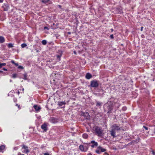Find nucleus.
I'll return each instance as SVG.
<instances>
[{"mask_svg": "<svg viewBox=\"0 0 155 155\" xmlns=\"http://www.w3.org/2000/svg\"><path fill=\"white\" fill-rule=\"evenodd\" d=\"M94 131L96 133V134L99 136H101L102 135V130L100 128L98 127H96L94 128Z\"/></svg>", "mask_w": 155, "mask_h": 155, "instance_id": "f257e3e1", "label": "nucleus"}, {"mask_svg": "<svg viewBox=\"0 0 155 155\" xmlns=\"http://www.w3.org/2000/svg\"><path fill=\"white\" fill-rule=\"evenodd\" d=\"M111 128L112 129L114 130L115 131H116L120 130H121V128L116 124H114L111 127Z\"/></svg>", "mask_w": 155, "mask_h": 155, "instance_id": "f03ea898", "label": "nucleus"}, {"mask_svg": "<svg viewBox=\"0 0 155 155\" xmlns=\"http://www.w3.org/2000/svg\"><path fill=\"white\" fill-rule=\"evenodd\" d=\"M91 86L92 87H97L98 86V82L95 80L92 81Z\"/></svg>", "mask_w": 155, "mask_h": 155, "instance_id": "7ed1b4c3", "label": "nucleus"}, {"mask_svg": "<svg viewBox=\"0 0 155 155\" xmlns=\"http://www.w3.org/2000/svg\"><path fill=\"white\" fill-rule=\"evenodd\" d=\"M22 152L23 153H27L30 151L28 149V147L24 145L22 146Z\"/></svg>", "mask_w": 155, "mask_h": 155, "instance_id": "20e7f679", "label": "nucleus"}, {"mask_svg": "<svg viewBox=\"0 0 155 155\" xmlns=\"http://www.w3.org/2000/svg\"><path fill=\"white\" fill-rule=\"evenodd\" d=\"M80 149L82 151H87V148L85 146H84L83 145H81L79 147Z\"/></svg>", "mask_w": 155, "mask_h": 155, "instance_id": "39448f33", "label": "nucleus"}, {"mask_svg": "<svg viewBox=\"0 0 155 155\" xmlns=\"http://www.w3.org/2000/svg\"><path fill=\"white\" fill-rule=\"evenodd\" d=\"M91 143L92 144L91 146L93 148L97 147L98 145L97 143V142H95L94 140L91 141Z\"/></svg>", "mask_w": 155, "mask_h": 155, "instance_id": "423d86ee", "label": "nucleus"}, {"mask_svg": "<svg viewBox=\"0 0 155 155\" xmlns=\"http://www.w3.org/2000/svg\"><path fill=\"white\" fill-rule=\"evenodd\" d=\"M81 115L84 116H85L86 117V118L87 119H89L90 118V116L89 115V114L87 112L83 113L81 114Z\"/></svg>", "mask_w": 155, "mask_h": 155, "instance_id": "0eeeda50", "label": "nucleus"}, {"mask_svg": "<svg viewBox=\"0 0 155 155\" xmlns=\"http://www.w3.org/2000/svg\"><path fill=\"white\" fill-rule=\"evenodd\" d=\"M49 121L50 122L52 123H55L57 122L56 119L53 117H51L49 119Z\"/></svg>", "mask_w": 155, "mask_h": 155, "instance_id": "6e6552de", "label": "nucleus"}, {"mask_svg": "<svg viewBox=\"0 0 155 155\" xmlns=\"http://www.w3.org/2000/svg\"><path fill=\"white\" fill-rule=\"evenodd\" d=\"M33 107L37 112H39L41 109L40 107L38 106L37 105H34Z\"/></svg>", "mask_w": 155, "mask_h": 155, "instance_id": "1a4fd4ad", "label": "nucleus"}, {"mask_svg": "<svg viewBox=\"0 0 155 155\" xmlns=\"http://www.w3.org/2000/svg\"><path fill=\"white\" fill-rule=\"evenodd\" d=\"M41 128L43 129L44 130L46 131L47 130V124L44 123L41 126Z\"/></svg>", "mask_w": 155, "mask_h": 155, "instance_id": "9d476101", "label": "nucleus"}, {"mask_svg": "<svg viewBox=\"0 0 155 155\" xmlns=\"http://www.w3.org/2000/svg\"><path fill=\"white\" fill-rule=\"evenodd\" d=\"M110 134L113 137H115V133L116 131L112 129L110 131Z\"/></svg>", "mask_w": 155, "mask_h": 155, "instance_id": "9b49d317", "label": "nucleus"}, {"mask_svg": "<svg viewBox=\"0 0 155 155\" xmlns=\"http://www.w3.org/2000/svg\"><path fill=\"white\" fill-rule=\"evenodd\" d=\"M85 77L87 79H89L92 77V76L90 73H87L86 74Z\"/></svg>", "mask_w": 155, "mask_h": 155, "instance_id": "f8f14e48", "label": "nucleus"}, {"mask_svg": "<svg viewBox=\"0 0 155 155\" xmlns=\"http://www.w3.org/2000/svg\"><path fill=\"white\" fill-rule=\"evenodd\" d=\"M65 104V101H59L58 103V105L59 106H62L63 105H64Z\"/></svg>", "mask_w": 155, "mask_h": 155, "instance_id": "ddd939ff", "label": "nucleus"}, {"mask_svg": "<svg viewBox=\"0 0 155 155\" xmlns=\"http://www.w3.org/2000/svg\"><path fill=\"white\" fill-rule=\"evenodd\" d=\"M5 38L3 36H0V43H3L5 42Z\"/></svg>", "mask_w": 155, "mask_h": 155, "instance_id": "4468645a", "label": "nucleus"}, {"mask_svg": "<svg viewBox=\"0 0 155 155\" xmlns=\"http://www.w3.org/2000/svg\"><path fill=\"white\" fill-rule=\"evenodd\" d=\"M115 101L117 100H115ZM114 105L115 106V107L117 108H118L120 106L119 103L117 101H116V102L114 104Z\"/></svg>", "mask_w": 155, "mask_h": 155, "instance_id": "2eb2a0df", "label": "nucleus"}, {"mask_svg": "<svg viewBox=\"0 0 155 155\" xmlns=\"http://www.w3.org/2000/svg\"><path fill=\"white\" fill-rule=\"evenodd\" d=\"M98 149L100 150L101 152H104L106 151V150L105 149L102 148L101 147H99L97 148Z\"/></svg>", "mask_w": 155, "mask_h": 155, "instance_id": "dca6fc26", "label": "nucleus"}, {"mask_svg": "<svg viewBox=\"0 0 155 155\" xmlns=\"http://www.w3.org/2000/svg\"><path fill=\"white\" fill-rule=\"evenodd\" d=\"M102 104V103L98 101H97V103L96 104V106L97 107H101Z\"/></svg>", "mask_w": 155, "mask_h": 155, "instance_id": "f3484780", "label": "nucleus"}, {"mask_svg": "<svg viewBox=\"0 0 155 155\" xmlns=\"http://www.w3.org/2000/svg\"><path fill=\"white\" fill-rule=\"evenodd\" d=\"M88 135L86 134H84L83 135V137L84 138L86 139L88 137Z\"/></svg>", "mask_w": 155, "mask_h": 155, "instance_id": "a211bd4d", "label": "nucleus"}, {"mask_svg": "<svg viewBox=\"0 0 155 155\" xmlns=\"http://www.w3.org/2000/svg\"><path fill=\"white\" fill-rule=\"evenodd\" d=\"M5 148V146L4 145H2L0 147V152L3 150Z\"/></svg>", "mask_w": 155, "mask_h": 155, "instance_id": "6ab92c4d", "label": "nucleus"}, {"mask_svg": "<svg viewBox=\"0 0 155 155\" xmlns=\"http://www.w3.org/2000/svg\"><path fill=\"white\" fill-rule=\"evenodd\" d=\"M47 42L46 40H43L42 41V43L43 45H45L46 44Z\"/></svg>", "mask_w": 155, "mask_h": 155, "instance_id": "aec40b11", "label": "nucleus"}, {"mask_svg": "<svg viewBox=\"0 0 155 155\" xmlns=\"http://www.w3.org/2000/svg\"><path fill=\"white\" fill-rule=\"evenodd\" d=\"M6 63H0V68H2L3 66H4L6 65Z\"/></svg>", "mask_w": 155, "mask_h": 155, "instance_id": "412c9836", "label": "nucleus"}, {"mask_svg": "<svg viewBox=\"0 0 155 155\" xmlns=\"http://www.w3.org/2000/svg\"><path fill=\"white\" fill-rule=\"evenodd\" d=\"M8 47L9 48H11L13 47V44H11V43H9L8 44Z\"/></svg>", "mask_w": 155, "mask_h": 155, "instance_id": "4be33fe9", "label": "nucleus"}, {"mask_svg": "<svg viewBox=\"0 0 155 155\" xmlns=\"http://www.w3.org/2000/svg\"><path fill=\"white\" fill-rule=\"evenodd\" d=\"M27 74L25 73L24 74V78H23V79L25 80H26L27 79Z\"/></svg>", "mask_w": 155, "mask_h": 155, "instance_id": "5701e85b", "label": "nucleus"}, {"mask_svg": "<svg viewBox=\"0 0 155 155\" xmlns=\"http://www.w3.org/2000/svg\"><path fill=\"white\" fill-rule=\"evenodd\" d=\"M21 46L22 48H25L27 46V45L23 43L21 45Z\"/></svg>", "mask_w": 155, "mask_h": 155, "instance_id": "b1692460", "label": "nucleus"}, {"mask_svg": "<svg viewBox=\"0 0 155 155\" xmlns=\"http://www.w3.org/2000/svg\"><path fill=\"white\" fill-rule=\"evenodd\" d=\"M49 0H41V1L42 2L44 3H46L48 2Z\"/></svg>", "mask_w": 155, "mask_h": 155, "instance_id": "393cba45", "label": "nucleus"}, {"mask_svg": "<svg viewBox=\"0 0 155 155\" xmlns=\"http://www.w3.org/2000/svg\"><path fill=\"white\" fill-rule=\"evenodd\" d=\"M17 74H12V77L13 78H15L17 77Z\"/></svg>", "mask_w": 155, "mask_h": 155, "instance_id": "a878e982", "label": "nucleus"}, {"mask_svg": "<svg viewBox=\"0 0 155 155\" xmlns=\"http://www.w3.org/2000/svg\"><path fill=\"white\" fill-rule=\"evenodd\" d=\"M96 152L98 154H100L101 152L100 151V150L97 149V150H96Z\"/></svg>", "mask_w": 155, "mask_h": 155, "instance_id": "bb28decb", "label": "nucleus"}, {"mask_svg": "<svg viewBox=\"0 0 155 155\" xmlns=\"http://www.w3.org/2000/svg\"><path fill=\"white\" fill-rule=\"evenodd\" d=\"M18 68L19 69H23V68L22 66H19L18 67Z\"/></svg>", "mask_w": 155, "mask_h": 155, "instance_id": "cd10ccee", "label": "nucleus"}, {"mask_svg": "<svg viewBox=\"0 0 155 155\" xmlns=\"http://www.w3.org/2000/svg\"><path fill=\"white\" fill-rule=\"evenodd\" d=\"M44 29L48 30L49 29V28H48V27L47 26H45L44 27Z\"/></svg>", "mask_w": 155, "mask_h": 155, "instance_id": "c85d7f7f", "label": "nucleus"}, {"mask_svg": "<svg viewBox=\"0 0 155 155\" xmlns=\"http://www.w3.org/2000/svg\"><path fill=\"white\" fill-rule=\"evenodd\" d=\"M110 37L111 38H114V36L113 35H111L110 36Z\"/></svg>", "mask_w": 155, "mask_h": 155, "instance_id": "c756f323", "label": "nucleus"}, {"mask_svg": "<svg viewBox=\"0 0 155 155\" xmlns=\"http://www.w3.org/2000/svg\"><path fill=\"white\" fill-rule=\"evenodd\" d=\"M11 63H12V64H15V62H14V60H12L11 61Z\"/></svg>", "mask_w": 155, "mask_h": 155, "instance_id": "7c9ffc66", "label": "nucleus"}, {"mask_svg": "<svg viewBox=\"0 0 155 155\" xmlns=\"http://www.w3.org/2000/svg\"><path fill=\"white\" fill-rule=\"evenodd\" d=\"M143 127L147 130H148V128L145 126H143Z\"/></svg>", "mask_w": 155, "mask_h": 155, "instance_id": "2f4dec72", "label": "nucleus"}, {"mask_svg": "<svg viewBox=\"0 0 155 155\" xmlns=\"http://www.w3.org/2000/svg\"><path fill=\"white\" fill-rule=\"evenodd\" d=\"M18 147H16L14 148V150H17L18 149Z\"/></svg>", "mask_w": 155, "mask_h": 155, "instance_id": "473e14b6", "label": "nucleus"}, {"mask_svg": "<svg viewBox=\"0 0 155 155\" xmlns=\"http://www.w3.org/2000/svg\"><path fill=\"white\" fill-rule=\"evenodd\" d=\"M44 155H49V154L47 153H44Z\"/></svg>", "mask_w": 155, "mask_h": 155, "instance_id": "72a5a7b5", "label": "nucleus"}, {"mask_svg": "<svg viewBox=\"0 0 155 155\" xmlns=\"http://www.w3.org/2000/svg\"><path fill=\"white\" fill-rule=\"evenodd\" d=\"M3 69L4 71H7V70L6 69V68H3Z\"/></svg>", "mask_w": 155, "mask_h": 155, "instance_id": "f704fd0d", "label": "nucleus"}, {"mask_svg": "<svg viewBox=\"0 0 155 155\" xmlns=\"http://www.w3.org/2000/svg\"><path fill=\"white\" fill-rule=\"evenodd\" d=\"M152 153L153 155H155V153L153 151H152Z\"/></svg>", "mask_w": 155, "mask_h": 155, "instance_id": "c9c22d12", "label": "nucleus"}, {"mask_svg": "<svg viewBox=\"0 0 155 155\" xmlns=\"http://www.w3.org/2000/svg\"><path fill=\"white\" fill-rule=\"evenodd\" d=\"M17 93L19 95V94H20V92L19 91H18L17 92Z\"/></svg>", "mask_w": 155, "mask_h": 155, "instance_id": "e433bc0d", "label": "nucleus"}, {"mask_svg": "<svg viewBox=\"0 0 155 155\" xmlns=\"http://www.w3.org/2000/svg\"><path fill=\"white\" fill-rule=\"evenodd\" d=\"M16 66H18V63H15V64H14Z\"/></svg>", "mask_w": 155, "mask_h": 155, "instance_id": "4c0bfd02", "label": "nucleus"}, {"mask_svg": "<svg viewBox=\"0 0 155 155\" xmlns=\"http://www.w3.org/2000/svg\"><path fill=\"white\" fill-rule=\"evenodd\" d=\"M57 58H60V55H58L57 56Z\"/></svg>", "mask_w": 155, "mask_h": 155, "instance_id": "58836bf2", "label": "nucleus"}, {"mask_svg": "<svg viewBox=\"0 0 155 155\" xmlns=\"http://www.w3.org/2000/svg\"><path fill=\"white\" fill-rule=\"evenodd\" d=\"M3 1V0H0V3H2Z\"/></svg>", "mask_w": 155, "mask_h": 155, "instance_id": "ea45409f", "label": "nucleus"}, {"mask_svg": "<svg viewBox=\"0 0 155 155\" xmlns=\"http://www.w3.org/2000/svg\"><path fill=\"white\" fill-rule=\"evenodd\" d=\"M143 27H142L141 28V31H142L143 30Z\"/></svg>", "mask_w": 155, "mask_h": 155, "instance_id": "a19ab883", "label": "nucleus"}, {"mask_svg": "<svg viewBox=\"0 0 155 155\" xmlns=\"http://www.w3.org/2000/svg\"><path fill=\"white\" fill-rule=\"evenodd\" d=\"M22 154H21V153H18V155H21Z\"/></svg>", "mask_w": 155, "mask_h": 155, "instance_id": "79ce46f5", "label": "nucleus"}, {"mask_svg": "<svg viewBox=\"0 0 155 155\" xmlns=\"http://www.w3.org/2000/svg\"><path fill=\"white\" fill-rule=\"evenodd\" d=\"M3 71H0V73H3Z\"/></svg>", "mask_w": 155, "mask_h": 155, "instance_id": "37998d69", "label": "nucleus"}, {"mask_svg": "<svg viewBox=\"0 0 155 155\" xmlns=\"http://www.w3.org/2000/svg\"><path fill=\"white\" fill-rule=\"evenodd\" d=\"M88 155H92V154L91 153H89L88 154Z\"/></svg>", "mask_w": 155, "mask_h": 155, "instance_id": "c03bdc74", "label": "nucleus"}, {"mask_svg": "<svg viewBox=\"0 0 155 155\" xmlns=\"http://www.w3.org/2000/svg\"><path fill=\"white\" fill-rule=\"evenodd\" d=\"M111 31L112 32L113 31V29H111Z\"/></svg>", "mask_w": 155, "mask_h": 155, "instance_id": "a18cd8bd", "label": "nucleus"}, {"mask_svg": "<svg viewBox=\"0 0 155 155\" xmlns=\"http://www.w3.org/2000/svg\"><path fill=\"white\" fill-rule=\"evenodd\" d=\"M16 106H18V107H19V105H18V104H16Z\"/></svg>", "mask_w": 155, "mask_h": 155, "instance_id": "49530a36", "label": "nucleus"}, {"mask_svg": "<svg viewBox=\"0 0 155 155\" xmlns=\"http://www.w3.org/2000/svg\"><path fill=\"white\" fill-rule=\"evenodd\" d=\"M22 90L23 91H24V88H22Z\"/></svg>", "mask_w": 155, "mask_h": 155, "instance_id": "de8ad7c7", "label": "nucleus"}, {"mask_svg": "<svg viewBox=\"0 0 155 155\" xmlns=\"http://www.w3.org/2000/svg\"><path fill=\"white\" fill-rule=\"evenodd\" d=\"M59 7H61V5H59Z\"/></svg>", "mask_w": 155, "mask_h": 155, "instance_id": "09e8293b", "label": "nucleus"}, {"mask_svg": "<svg viewBox=\"0 0 155 155\" xmlns=\"http://www.w3.org/2000/svg\"><path fill=\"white\" fill-rule=\"evenodd\" d=\"M74 53L75 54H76V52H75V51H74Z\"/></svg>", "mask_w": 155, "mask_h": 155, "instance_id": "8fccbe9b", "label": "nucleus"}, {"mask_svg": "<svg viewBox=\"0 0 155 155\" xmlns=\"http://www.w3.org/2000/svg\"><path fill=\"white\" fill-rule=\"evenodd\" d=\"M21 155H25L24 154H22Z\"/></svg>", "mask_w": 155, "mask_h": 155, "instance_id": "3c124183", "label": "nucleus"}]
</instances>
